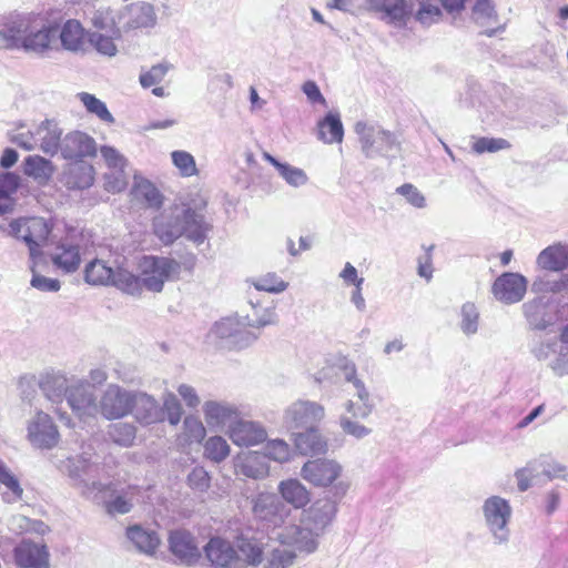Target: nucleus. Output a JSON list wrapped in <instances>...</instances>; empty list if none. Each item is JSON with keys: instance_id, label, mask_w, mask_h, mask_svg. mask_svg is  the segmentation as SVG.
Wrapping results in <instances>:
<instances>
[{"instance_id": "nucleus-1", "label": "nucleus", "mask_w": 568, "mask_h": 568, "mask_svg": "<svg viewBox=\"0 0 568 568\" xmlns=\"http://www.w3.org/2000/svg\"><path fill=\"white\" fill-rule=\"evenodd\" d=\"M250 310L241 320L237 316H230L216 322L209 333V338L217 347L227 349H243L252 345L258 335L247 327L262 328L274 325L277 322L275 307L271 304L264 305L260 301H250Z\"/></svg>"}, {"instance_id": "nucleus-2", "label": "nucleus", "mask_w": 568, "mask_h": 568, "mask_svg": "<svg viewBox=\"0 0 568 568\" xmlns=\"http://www.w3.org/2000/svg\"><path fill=\"white\" fill-rule=\"evenodd\" d=\"M153 227L155 235L165 245L181 236L199 245L206 240L212 226L201 210L181 204L165 209L154 219Z\"/></svg>"}, {"instance_id": "nucleus-3", "label": "nucleus", "mask_w": 568, "mask_h": 568, "mask_svg": "<svg viewBox=\"0 0 568 568\" xmlns=\"http://www.w3.org/2000/svg\"><path fill=\"white\" fill-rule=\"evenodd\" d=\"M337 510V501L328 497L320 498L304 509L300 524H294V528H291L295 550L306 555L315 552L320 538L333 524Z\"/></svg>"}, {"instance_id": "nucleus-4", "label": "nucleus", "mask_w": 568, "mask_h": 568, "mask_svg": "<svg viewBox=\"0 0 568 568\" xmlns=\"http://www.w3.org/2000/svg\"><path fill=\"white\" fill-rule=\"evenodd\" d=\"M252 511L257 524V530L267 540L293 547L294 524L290 521L292 509L275 494L262 493L253 499Z\"/></svg>"}, {"instance_id": "nucleus-5", "label": "nucleus", "mask_w": 568, "mask_h": 568, "mask_svg": "<svg viewBox=\"0 0 568 568\" xmlns=\"http://www.w3.org/2000/svg\"><path fill=\"white\" fill-rule=\"evenodd\" d=\"M530 352L539 362H546L555 375H568V323L559 335L555 332L536 335Z\"/></svg>"}, {"instance_id": "nucleus-6", "label": "nucleus", "mask_w": 568, "mask_h": 568, "mask_svg": "<svg viewBox=\"0 0 568 568\" xmlns=\"http://www.w3.org/2000/svg\"><path fill=\"white\" fill-rule=\"evenodd\" d=\"M358 135L361 149L367 159L383 156L387 159L395 158V152L400 150L398 136L377 124L358 121L354 126Z\"/></svg>"}, {"instance_id": "nucleus-7", "label": "nucleus", "mask_w": 568, "mask_h": 568, "mask_svg": "<svg viewBox=\"0 0 568 568\" xmlns=\"http://www.w3.org/2000/svg\"><path fill=\"white\" fill-rule=\"evenodd\" d=\"M143 287L160 293L164 283L179 280L181 263L166 256L145 255L139 263Z\"/></svg>"}, {"instance_id": "nucleus-8", "label": "nucleus", "mask_w": 568, "mask_h": 568, "mask_svg": "<svg viewBox=\"0 0 568 568\" xmlns=\"http://www.w3.org/2000/svg\"><path fill=\"white\" fill-rule=\"evenodd\" d=\"M484 523L496 545H506L510 539L509 523L513 508L509 501L493 495L484 500L481 506Z\"/></svg>"}, {"instance_id": "nucleus-9", "label": "nucleus", "mask_w": 568, "mask_h": 568, "mask_svg": "<svg viewBox=\"0 0 568 568\" xmlns=\"http://www.w3.org/2000/svg\"><path fill=\"white\" fill-rule=\"evenodd\" d=\"M65 470L69 477L73 480V486L81 489V493L87 497L95 499L98 493H101L105 487L97 481L99 465L91 462L85 456H78L68 458L65 463Z\"/></svg>"}, {"instance_id": "nucleus-10", "label": "nucleus", "mask_w": 568, "mask_h": 568, "mask_svg": "<svg viewBox=\"0 0 568 568\" xmlns=\"http://www.w3.org/2000/svg\"><path fill=\"white\" fill-rule=\"evenodd\" d=\"M325 417L323 405L312 400L298 399L288 405L283 414V425L288 430L316 427Z\"/></svg>"}, {"instance_id": "nucleus-11", "label": "nucleus", "mask_w": 568, "mask_h": 568, "mask_svg": "<svg viewBox=\"0 0 568 568\" xmlns=\"http://www.w3.org/2000/svg\"><path fill=\"white\" fill-rule=\"evenodd\" d=\"M135 390L110 384L99 399L98 413L105 419H119L132 413Z\"/></svg>"}, {"instance_id": "nucleus-12", "label": "nucleus", "mask_w": 568, "mask_h": 568, "mask_svg": "<svg viewBox=\"0 0 568 568\" xmlns=\"http://www.w3.org/2000/svg\"><path fill=\"white\" fill-rule=\"evenodd\" d=\"M27 438L30 444L40 449H52L60 440L58 427L49 414L37 410L28 422Z\"/></svg>"}, {"instance_id": "nucleus-13", "label": "nucleus", "mask_w": 568, "mask_h": 568, "mask_svg": "<svg viewBox=\"0 0 568 568\" xmlns=\"http://www.w3.org/2000/svg\"><path fill=\"white\" fill-rule=\"evenodd\" d=\"M204 557L211 568H243V560L234 544L215 536L203 546Z\"/></svg>"}, {"instance_id": "nucleus-14", "label": "nucleus", "mask_w": 568, "mask_h": 568, "mask_svg": "<svg viewBox=\"0 0 568 568\" xmlns=\"http://www.w3.org/2000/svg\"><path fill=\"white\" fill-rule=\"evenodd\" d=\"M169 550L175 560L185 566H194L201 558V550L194 535L185 529L172 530L168 538Z\"/></svg>"}, {"instance_id": "nucleus-15", "label": "nucleus", "mask_w": 568, "mask_h": 568, "mask_svg": "<svg viewBox=\"0 0 568 568\" xmlns=\"http://www.w3.org/2000/svg\"><path fill=\"white\" fill-rule=\"evenodd\" d=\"M67 403L80 418L98 414L99 403L95 400L93 386L85 381L72 383L68 389Z\"/></svg>"}, {"instance_id": "nucleus-16", "label": "nucleus", "mask_w": 568, "mask_h": 568, "mask_svg": "<svg viewBox=\"0 0 568 568\" xmlns=\"http://www.w3.org/2000/svg\"><path fill=\"white\" fill-rule=\"evenodd\" d=\"M527 284L528 282L524 275L507 272L495 280L491 292L497 301L510 305L524 298Z\"/></svg>"}, {"instance_id": "nucleus-17", "label": "nucleus", "mask_w": 568, "mask_h": 568, "mask_svg": "<svg viewBox=\"0 0 568 568\" xmlns=\"http://www.w3.org/2000/svg\"><path fill=\"white\" fill-rule=\"evenodd\" d=\"M342 473V466L334 459L317 458L306 462L301 476L316 487H327L333 484Z\"/></svg>"}, {"instance_id": "nucleus-18", "label": "nucleus", "mask_w": 568, "mask_h": 568, "mask_svg": "<svg viewBox=\"0 0 568 568\" xmlns=\"http://www.w3.org/2000/svg\"><path fill=\"white\" fill-rule=\"evenodd\" d=\"M226 434L232 443L240 447L256 446L267 438V432L261 423L241 417L229 426Z\"/></svg>"}, {"instance_id": "nucleus-19", "label": "nucleus", "mask_w": 568, "mask_h": 568, "mask_svg": "<svg viewBox=\"0 0 568 568\" xmlns=\"http://www.w3.org/2000/svg\"><path fill=\"white\" fill-rule=\"evenodd\" d=\"M58 28L47 26L43 20L33 17L30 28L24 37L23 50L27 52L43 53L57 42Z\"/></svg>"}, {"instance_id": "nucleus-20", "label": "nucleus", "mask_w": 568, "mask_h": 568, "mask_svg": "<svg viewBox=\"0 0 568 568\" xmlns=\"http://www.w3.org/2000/svg\"><path fill=\"white\" fill-rule=\"evenodd\" d=\"M34 16L12 14L0 22V39L8 49H23L26 33Z\"/></svg>"}, {"instance_id": "nucleus-21", "label": "nucleus", "mask_w": 568, "mask_h": 568, "mask_svg": "<svg viewBox=\"0 0 568 568\" xmlns=\"http://www.w3.org/2000/svg\"><path fill=\"white\" fill-rule=\"evenodd\" d=\"M14 564L19 568H50L45 545L22 540L13 549Z\"/></svg>"}, {"instance_id": "nucleus-22", "label": "nucleus", "mask_w": 568, "mask_h": 568, "mask_svg": "<svg viewBox=\"0 0 568 568\" xmlns=\"http://www.w3.org/2000/svg\"><path fill=\"white\" fill-rule=\"evenodd\" d=\"M53 265L64 273H73L81 263V245L74 236L61 240L51 253Z\"/></svg>"}, {"instance_id": "nucleus-23", "label": "nucleus", "mask_w": 568, "mask_h": 568, "mask_svg": "<svg viewBox=\"0 0 568 568\" xmlns=\"http://www.w3.org/2000/svg\"><path fill=\"white\" fill-rule=\"evenodd\" d=\"M59 151L67 160L81 161L82 158L94 155L97 146L91 136L80 131H73L61 140Z\"/></svg>"}, {"instance_id": "nucleus-24", "label": "nucleus", "mask_w": 568, "mask_h": 568, "mask_svg": "<svg viewBox=\"0 0 568 568\" xmlns=\"http://www.w3.org/2000/svg\"><path fill=\"white\" fill-rule=\"evenodd\" d=\"M203 414L210 427H226L227 429L241 415L239 407L226 400L205 402L203 404Z\"/></svg>"}, {"instance_id": "nucleus-25", "label": "nucleus", "mask_w": 568, "mask_h": 568, "mask_svg": "<svg viewBox=\"0 0 568 568\" xmlns=\"http://www.w3.org/2000/svg\"><path fill=\"white\" fill-rule=\"evenodd\" d=\"M132 413L136 422L142 425H152L164 420V412L158 400L144 392L134 393Z\"/></svg>"}, {"instance_id": "nucleus-26", "label": "nucleus", "mask_w": 568, "mask_h": 568, "mask_svg": "<svg viewBox=\"0 0 568 568\" xmlns=\"http://www.w3.org/2000/svg\"><path fill=\"white\" fill-rule=\"evenodd\" d=\"M547 306L548 301L545 296H538L523 305L525 317L529 326L535 331L531 339L538 334L551 333L547 329L551 324Z\"/></svg>"}, {"instance_id": "nucleus-27", "label": "nucleus", "mask_w": 568, "mask_h": 568, "mask_svg": "<svg viewBox=\"0 0 568 568\" xmlns=\"http://www.w3.org/2000/svg\"><path fill=\"white\" fill-rule=\"evenodd\" d=\"M296 450L304 456L324 455L328 450L327 440L316 427L292 434Z\"/></svg>"}, {"instance_id": "nucleus-28", "label": "nucleus", "mask_w": 568, "mask_h": 568, "mask_svg": "<svg viewBox=\"0 0 568 568\" xmlns=\"http://www.w3.org/2000/svg\"><path fill=\"white\" fill-rule=\"evenodd\" d=\"M125 30H136L152 28L156 23V14L154 7L146 2L132 3L125 7Z\"/></svg>"}, {"instance_id": "nucleus-29", "label": "nucleus", "mask_w": 568, "mask_h": 568, "mask_svg": "<svg viewBox=\"0 0 568 568\" xmlns=\"http://www.w3.org/2000/svg\"><path fill=\"white\" fill-rule=\"evenodd\" d=\"M38 148L48 155H55L59 152L62 129L54 120H44L34 129Z\"/></svg>"}, {"instance_id": "nucleus-30", "label": "nucleus", "mask_w": 568, "mask_h": 568, "mask_svg": "<svg viewBox=\"0 0 568 568\" xmlns=\"http://www.w3.org/2000/svg\"><path fill=\"white\" fill-rule=\"evenodd\" d=\"M235 470L236 474L257 480L268 476L270 465L266 456L257 452H250L237 458Z\"/></svg>"}, {"instance_id": "nucleus-31", "label": "nucleus", "mask_w": 568, "mask_h": 568, "mask_svg": "<svg viewBox=\"0 0 568 568\" xmlns=\"http://www.w3.org/2000/svg\"><path fill=\"white\" fill-rule=\"evenodd\" d=\"M538 267L550 272H562L568 267V244L556 243L544 248L537 256Z\"/></svg>"}, {"instance_id": "nucleus-32", "label": "nucleus", "mask_w": 568, "mask_h": 568, "mask_svg": "<svg viewBox=\"0 0 568 568\" xmlns=\"http://www.w3.org/2000/svg\"><path fill=\"white\" fill-rule=\"evenodd\" d=\"M94 181L93 166L83 161L70 163L63 173V182L69 189L84 190Z\"/></svg>"}, {"instance_id": "nucleus-33", "label": "nucleus", "mask_w": 568, "mask_h": 568, "mask_svg": "<svg viewBox=\"0 0 568 568\" xmlns=\"http://www.w3.org/2000/svg\"><path fill=\"white\" fill-rule=\"evenodd\" d=\"M413 14V7L407 0H387L381 9L379 18L385 22L402 28Z\"/></svg>"}, {"instance_id": "nucleus-34", "label": "nucleus", "mask_w": 568, "mask_h": 568, "mask_svg": "<svg viewBox=\"0 0 568 568\" xmlns=\"http://www.w3.org/2000/svg\"><path fill=\"white\" fill-rule=\"evenodd\" d=\"M23 173L39 185H47L54 173V165L43 156L29 155L23 161Z\"/></svg>"}, {"instance_id": "nucleus-35", "label": "nucleus", "mask_w": 568, "mask_h": 568, "mask_svg": "<svg viewBox=\"0 0 568 568\" xmlns=\"http://www.w3.org/2000/svg\"><path fill=\"white\" fill-rule=\"evenodd\" d=\"M126 537L135 548L145 555L152 556L160 546V538L154 530L135 525L126 529Z\"/></svg>"}, {"instance_id": "nucleus-36", "label": "nucleus", "mask_w": 568, "mask_h": 568, "mask_svg": "<svg viewBox=\"0 0 568 568\" xmlns=\"http://www.w3.org/2000/svg\"><path fill=\"white\" fill-rule=\"evenodd\" d=\"M266 542L263 538H240L235 548L243 560V568L248 566L256 567L263 561V554Z\"/></svg>"}, {"instance_id": "nucleus-37", "label": "nucleus", "mask_w": 568, "mask_h": 568, "mask_svg": "<svg viewBox=\"0 0 568 568\" xmlns=\"http://www.w3.org/2000/svg\"><path fill=\"white\" fill-rule=\"evenodd\" d=\"M282 498L294 508H303L311 499L307 488L297 479H286L278 484Z\"/></svg>"}, {"instance_id": "nucleus-38", "label": "nucleus", "mask_w": 568, "mask_h": 568, "mask_svg": "<svg viewBox=\"0 0 568 568\" xmlns=\"http://www.w3.org/2000/svg\"><path fill=\"white\" fill-rule=\"evenodd\" d=\"M58 37L65 50L78 52L84 48V29L77 20H68L61 30L58 29Z\"/></svg>"}, {"instance_id": "nucleus-39", "label": "nucleus", "mask_w": 568, "mask_h": 568, "mask_svg": "<svg viewBox=\"0 0 568 568\" xmlns=\"http://www.w3.org/2000/svg\"><path fill=\"white\" fill-rule=\"evenodd\" d=\"M39 386L44 396L52 403H62L68 396V381L62 375L47 374L41 376Z\"/></svg>"}, {"instance_id": "nucleus-40", "label": "nucleus", "mask_w": 568, "mask_h": 568, "mask_svg": "<svg viewBox=\"0 0 568 568\" xmlns=\"http://www.w3.org/2000/svg\"><path fill=\"white\" fill-rule=\"evenodd\" d=\"M317 136L324 143H341L344 136V128L341 116L337 112H328L323 120L318 122Z\"/></svg>"}, {"instance_id": "nucleus-41", "label": "nucleus", "mask_w": 568, "mask_h": 568, "mask_svg": "<svg viewBox=\"0 0 568 568\" xmlns=\"http://www.w3.org/2000/svg\"><path fill=\"white\" fill-rule=\"evenodd\" d=\"M0 485L6 488L2 493L4 503L13 504L22 499L23 488L18 476L2 460H0Z\"/></svg>"}, {"instance_id": "nucleus-42", "label": "nucleus", "mask_w": 568, "mask_h": 568, "mask_svg": "<svg viewBox=\"0 0 568 568\" xmlns=\"http://www.w3.org/2000/svg\"><path fill=\"white\" fill-rule=\"evenodd\" d=\"M118 290L129 295H140L143 290V283L141 275H134L130 271L123 267H118L113 272L111 284Z\"/></svg>"}, {"instance_id": "nucleus-43", "label": "nucleus", "mask_w": 568, "mask_h": 568, "mask_svg": "<svg viewBox=\"0 0 568 568\" xmlns=\"http://www.w3.org/2000/svg\"><path fill=\"white\" fill-rule=\"evenodd\" d=\"M114 270L102 260L91 261L84 268V280L90 285L111 284Z\"/></svg>"}, {"instance_id": "nucleus-44", "label": "nucleus", "mask_w": 568, "mask_h": 568, "mask_svg": "<svg viewBox=\"0 0 568 568\" xmlns=\"http://www.w3.org/2000/svg\"><path fill=\"white\" fill-rule=\"evenodd\" d=\"M120 13L110 7L101 6L99 7L92 14L91 21L92 24L105 31H112L114 34L119 36L118 23L120 22Z\"/></svg>"}, {"instance_id": "nucleus-45", "label": "nucleus", "mask_w": 568, "mask_h": 568, "mask_svg": "<svg viewBox=\"0 0 568 568\" xmlns=\"http://www.w3.org/2000/svg\"><path fill=\"white\" fill-rule=\"evenodd\" d=\"M29 232L30 241L29 251L31 256H36L40 253V247L47 241L50 233V229L42 217H30L29 219Z\"/></svg>"}, {"instance_id": "nucleus-46", "label": "nucleus", "mask_w": 568, "mask_h": 568, "mask_svg": "<svg viewBox=\"0 0 568 568\" xmlns=\"http://www.w3.org/2000/svg\"><path fill=\"white\" fill-rule=\"evenodd\" d=\"M108 435L116 445L130 447L135 440L136 427L131 423H114L109 426Z\"/></svg>"}, {"instance_id": "nucleus-47", "label": "nucleus", "mask_w": 568, "mask_h": 568, "mask_svg": "<svg viewBox=\"0 0 568 568\" xmlns=\"http://www.w3.org/2000/svg\"><path fill=\"white\" fill-rule=\"evenodd\" d=\"M231 448L222 436H212L204 444V455L214 463L223 462L230 455Z\"/></svg>"}, {"instance_id": "nucleus-48", "label": "nucleus", "mask_w": 568, "mask_h": 568, "mask_svg": "<svg viewBox=\"0 0 568 568\" xmlns=\"http://www.w3.org/2000/svg\"><path fill=\"white\" fill-rule=\"evenodd\" d=\"M78 98L83 103L88 112L97 115L100 120L106 123L114 122V118L108 110L105 103L95 98L93 94L81 92L78 94Z\"/></svg>"}, {"instance_id": "nucleus-49", "label": "nucleus", "mask_w": 568, "mask_h": 568, "mask_svg": "<svg viewBox=\"0 0 568 568\" xmlns=\"http://www.w3.org/2000/svg\"><path fill=\"white\" fill-rule=\"evenodd\" d=\"M250 282L257 291H264L273 294L282 293L288 286V283L283 281L276 273H267L252 278Z\"/></svg>"}, {"instance_id": "nucleus-50", "label": "nucleus", "mask_w": 568, "mask_h": 568, "mask_svg": "<svg viewBox=\"0 0 568 568\" xmlns=\"http://www.w3.org/2000/svg\"><path fill=\"white\" fill-rule=\"evenodd\" d=\"M460 329L466 335H474L479 326V312L474 303L467 302L460 308Z\"/></svg>"}, {"instance_id": "nucleus-51", "label": "nucleus", "mask_w": 568, "mask_h": 568, "mask_svg": "<svg viewBox=\"0 0 568 568\" xmlns=\"http://www.w3.org/2000/svg\"><path fill=\"white\" fill-rule=\"evenodd\" d=\"M536 459L539 463V471L549 480L560 478L568 483V467L554 460L549 456H540Z\"/></svg>"}, {"instance_id": "nucleus-52", "label": "nucleus", "mask_w": 568, "mask_h": 568, "mask_svg": "<svg viewBox=\"0 0 568 568\" xmlns=\"http://www.w3.org/2000/svg\"><path fill=\"white\" fill-rule=\"evenodd\" d=\"M568 287V274H560L557 278H552L551 276L545 275L537 277L532 285L531 290L534 292H561L562 290Z\"/></svg>"}, {"instance_id": "nucleus-53", "label": "nucleus", "mask_w": 568, "mask_h": 568, "mask_svg": "<svg viewBox=\"0 0 568 568\" xmlns=\"http://www.w3.org/2000/svg\"><path fill=\"white\" fill-rule=\"evenodd\" d=\"M415 20L424 27H429L440 20V8L429 0H420L419 7L414 14Z\"/></svg>"}, {"instance_id": "nucleus-54", "label": "nucleus", "mask_w": 568, "mask_h": 568, "mask_svg": "<svg viewBox=\"0 0 568 568\" xmlns=\"http://www.w3.org/2000/svg\"><path fill=\"white\" fill-rule=\"evenodd\" d=\"M171 159L174 166L183 178H191L197 174V168L194 156L186 151H173Z\"/></svg>"}, {"instance_id": "nucleus-55", "label": "nucleus", "mask_w": 568, "mask_h": 568, "mask_svg": "<svg viewBox=\"0 0 568 568\" xmlns=\"http://www.w3.org/2000/svg\"><path fill=\"white\" fill-rule=\"evenodd\" d=\"M511 148V144L508 140L503 138H488V136H481L476 139V141L473 143V151L477 154L483 153H495L503 150H509Z\"/></svg>"}, {"instance_id": "nucleus-56", "label": "nucleus", "mask_w": 568, "mask_h": 568, "mask_svg": "<svg viewBox=\"0 0 568 568\" xmlns=\"http://www.w3.org/2000/svg\"><path fill=\"white\" fill-rule=\"evenodd\" d=\"M539 475V463L537 459H532L526 464L525 467L519 468L515 473V477L517 480L518 490L524 493L528 490L534 479H536Z\"/></svg>"}, {"instance_id": "nucleus-57", "label": "nucleus", "mask_w": 568, "mask_h": 568, "mask_svg": "<svg viewBox=\"0 0 568 568\" xmlns=\"http://www.w3.org/2000/svg\"><path fill=\"white\" fill-rule=\"evenodd\" d=\"M263 456L277 463H285L290 459V445L283 439H272L264 446Z\"/></svg>"}, {"instance_id": "nucleus-58", "label": "nucleus", "mask_w": 568, "mask_h": 568, "mask_svg": "<svg viewBox=\"0 0 568 568\" xmlns=\"http://www.w3.org/2000/svg\"><path fill=\"white\" fill-rule=\"evenodd\" d=\"M296 559L294 550L275 548L266 558L265 568H288Z\"/></svg>"}, {"instance_id": "nucleus-59", "label": "nucleus", "mask_w": 568, "mask_h": 568, "mask_svg": "<svg viewBox=\"0 0 568 568\" xmlns=\"http://www.w3.org/2000/svg\"><path fill=\"white\" fill-rule=\"evenodd\" d=\"M278 174L285 180L287 184L294 187L305 185L308 178L304 170L293 166L288 163H283L277 170Z\"/></svg>"}, {"instance_id": "nucleus-60", "label": "nucleus", "mask_w": 568, "mask_h": 568, "mask_svg": "<svg viewBox=\"0 0 568 568\" xmlns=\"http://www.w3.org/2000/svg\"><path fill=\"white\" fill-rule=\"evenodd\" d=\"M184 435L190 443H201L206 434L203 423L195 416H186L183 422Z\"/></svg>"}, {"instance_id": "nucleus-61", "label": "nucleus", "mask_w": 568, "mask_h": 568, "mask_svg": "<svg viewBox=\"0 0 568 568\" xmlns=\"http://www.w3.org/2000/svg\"><path fill=\"white\" fill-rule=\"evenodd\" d=\"M89 42L100 54L114 57L118 52V48L112 37L93 32L89 36Z\"/></svg>"}, {"instance_id": "nucleus-62", "label": "nucleus", "mask_w": 568, "mask_h": 568, "mask_svg": "<svg viewBox=\"0 0 568 568\" xmlns=\"http://www.w3.org/2000/svg\"><path fill=\"white\" fill-rule=\"evenodd\" d=\"M164 412V417L171 425H178L182 417V406L178 397L173 393H166L163 397V406L161 407Z\"/></svg>"}, {"instance_id": "nucleus-63", "label": "nucleus", "mask_w": 568, "mask_h": 568, "mask_svg": "<svg viewBox=\"0 0 568 568\" xmlns=\"http://www.w3.org/2000/svg\"><path fill=\"white\" fill-rule=\"evenodd\" d=\"M339 426L346 435L353 436L356 439H363L372 433L371 428L359 424L346 415H342L339 417Z\"/></svg>"}, {"instance_id": "nucleus-64", "label": "nucleus", "mask_w": 568, "mask_h": 568, "mask_svg": "<svg viewBox=\"0 0 568 568\" xmlns=\"http://www.w3.org/2000/svg\"><path fill=\"white\" fill-rule=\"evenodd\" d=\"M211 478L203 467H194L187 476L189 486L196 491L204 493L210 488Z\"/></svg>"}]
</instances>
